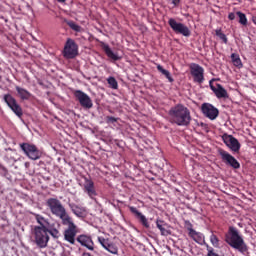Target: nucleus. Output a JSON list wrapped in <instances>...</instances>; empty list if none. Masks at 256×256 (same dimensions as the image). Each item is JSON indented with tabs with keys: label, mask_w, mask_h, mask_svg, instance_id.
Returning <instances> with one entry per match:
<instances>
[{
	"label": "nucleus",
	"mask_w": 256,
	"mask_h": 256,
	"mask_svg": "<svg viewBox=\"0 0 256 256\" xmlns=\"http://www.w3.org/2000/svg\"><path fill=\"white\" fill-rule=\"evenodd\" d=\"M156 227L159 229L162 237H169L172 234L171 225L163 220H156Z\"/></svg>",
	"instance_id": "6ab92c4d"
},
{
	"label": "nucleus",
	"mask_w": 256,
	"mask_h": 256,
	"mask_svg": "<svg viewBox=\"0 0 256 256\" xmlns=\"http://www.w3.org/2000/svg\"><path fill=\"white\" fill-rule=\"evenodd\" d=\"M46 206L54 215L62 221V225H67L68 228L64 231V239L71 245H75V237L77 236V225L73 222V218L67 213V209L63 206V203L57 198H49L46 201Z\"/></svg>",
	"instance_id": "f257e3e1"
},
{
	"label": "nucleus",
	"mask_w": 256,
	"mask_h": 256,
	"mask_svg": "<svg viewBox=\"0 0 256 256\" xmlns=\"http://www.w3.org/2000/svg\"><path fill=\"white\" fill-rule=\"evenodd\" d=\"M157 70L162 73V75L166 76V79H168V81L170 83H173L174 79L171 76V72H169V70H166L165 68H163V66H161L160 64L157 65Z\"/></svg>",
	"instance_id": "a878e982"
},
{
	"label": "nucleus",
	"mask_w": 256,
	"mask_h": 256,
	"mask_svg": "<svg viewBox=\"0 0 256 256\" xmlns=\"http://www.w3.org/2000/svg\"><path fill=\"white\" fill-rule=\"evenodd\" d=\"M11 111L16 115L18 119H21L23 117V108L21 105L16 104L15 107L11 108Z\"/></svg>",
	"instance_id": "cd10ccee"
},
{
	"label": "nucleus",
	"mask_w": 256,
	"mask_h": 256,
	"mask_svg": "<svg viewBox=\"0 0 256 256\" xmlns=\"http://www.w3.org/2000/svg\"><path fill=\"white\" fill-rule=\"evenodd\" d=\"M82 179H84L83 184V191L88 195L90 199H95L97 196V189L95 188V182L91 178H88L86 176H83Z\"/></svg>",
	"instance_id": "ddd939ff"
},
{
	"label": "nucleus",
	"mask_w": 256,
	"mask_h": 256,
	"mask_svg": "<svg viewBox=\"0 0 256 256\" xmlns=\"http://www.w3.org/2000/svg\"><path fill=\"white\" fill-rule=\"evenodd\" d=\"M228 19L230 21H234V19H237V12L236 13H233V12L229 13Z\"/></svg>",
	"instance_id": "f704fd0d"
},
{
	"label": "nucleus",
	"mask_w": 256,
	"mask_h": 256,
	"mask_svg": "<svg viewBox=\"0 0 256 256\" xmlns=\"http://www.w3.org/2000/svg\"><path fill=\"white\" fill-rule=\"evenodd\" d=\"M107 83L111 89H119V83H117V80L115 79V77H112V76L109 77L107 79Z\"/></svg>",
	"instance_id": "c756f323"
},
{
	"label": "nucleus",
	"mask_w": 256,
	"mask_h": 256,
	"mask_svg": "<svg viewBox=\"0 0 256 256\" xmlns=\"http://www.w3.org/2000/svg\"><path fill=\"white\" fill-rule=\"evenodd\" d=\"M189 237L195 241V243H203L205 237L201 232H197L195 230H191V233H188Z\"/></svg>",
	"instance_id": "b1692460"
},
{
	"label": "nucleus",
	"mask_w": 256,
	"mask_h": 256,
	"mask_svg": "<svg viewBox=\"0 0 256 256\" xmlns=\"http://www.w3.org/2000/svg\"><path fill=\"white\" fill-rule=\"evenodd\" d=\"M181 3V0H172V5H174V7H177V5H179Z\"/></svg>",
	"instance_id": "c9c22d12"
},
{
	"label": "nucleus",
	"mask_w": 256,
	"mask_h": 256,
	"mask_svg": "<svg viewBox=\"0 0 256 256\" xmlns=\"http://www.w3.org/2000/svg\"><path fill=\"white\" fill-rule=\"evenodd\" d=\"M190 74L193 77L194 83L201 85V83L205 81V69H203V67L197 63H192L190 65Z\"/></svg>",
	"instance_id": "9d476101"
},
{
	"label": "nucleus",
	"mask_w": 256,
	"mask_h": 256,
	"mask_svg": "<svg viewBox=\"0 0 256 256\" xmlns=\"http://www.w3.org/2000/svg\"><path fill=\"white\" fill-rule=\"evenodd\" d=\"M76 241H78L82 247H86L89 251L95 250V243H93L91 236L80 235L77 237Z\"/></svg>",
	"instance_id": "f3484780"
},
{
	"label": "nucleus",
	"mask_w": 256,
	"mask_h": 256,
	"mask_svg": "<svg viewBox=\"0 0 256 256\" xmlns=\"http://www.w3.org/2000/svg\"><path fill=\"white\" fill-rule=\"evenodd\" d=\"M252 23H254V25H256V15L252 16Z\"/></svg>",
	"instance_id": "4c0bfd02"
},
{
	"label": "nucleus",
	"mask_w": 256,
	"mask_h": 256,
	"mask_svg": "<svg viewBox=\"0 0 256 256\" xmlns=\"http://www.w3.org/2000/svg\"><path fill=\"white\" fill-rule=\"evenodd\" d=\"M168 25L176 35H183V37L191 36V30H189V27L181 22H177L174 18H170L168 20Z\"/></svg>",
	"instance_id": "0eeeda50"
},
{
	"label": "nucleus",
	"mask_w": 256,
	"mask_h": 256,
	"mask_svg": "<svg viewBox=\"0 0 256 256\" xmlns=\"http://www.w3.org/2000/svg\"><path fill=\"white\" fill-rule=\"evenodd\" d=\"M35 219L39 226H34V228L48 231L49 235H51L53 239H59L61 237V232H59V229L55 226L54 223L51 224V222H49V219L41 216V214H35Z\"/></svg>",
	"instance_id": "20e7f679"
},
{
	"label": "nucleus",
	"mask_w": 256,
	"mask_h": 256,
	"mask_svg": "<svg viewBox=\"0 0 256 256\" xmlns=\"http://www.w3.org/2000/svg\"><path fill=\"white\" fill-rule=\"evenodd\" d=\"M201 111L207 119L210 121H215L219 117V109H217L213 104L203 103L201 106Z\"/></svg>",
	"instance_id": "f8f14e48"
},
{
	"label": "nucleus",
	"mask_w": 256,
	"mask_h": 256,
	"mask_svg": "<svg viewBox=\"0 0 256 256\" xmlns=\"http://www.w3.org/2000/svg\"><path fill=\"white\" fill-rule=\"evenodd\" d=\"M32 235L34 237V243L40 249H45L49 243V230L43 228H33Z\"/></svg>",
	"instance_id": "39448f33"
},
{
	"label": "nucleus",
	"mask_w": 256,
	"mask_h": 256,
	"mask_svg": "<svg viewBox=\"0 0 256 256\" xmlns=\"http://www.w3.org/2000/svg\"><path fill=\"white\" fill-rule=\"evenodd\" d=\"M223 142L225 143L226 147L231 149L234 153H239L241 150V143H239V140L235 138L233 135L225 134L222 137Z\"/></svg>",
	"instance_id": "4468645a"
},
{
	"label": "nucleus",
	"mask_w": 256,
	"mask_h": 256,
	"mask_svg": "<svg viewBox=\"0 0 256 256\" xmlns=\"http://www.w3.org/2000/svg\"><path fill=\"white\" fill-rule=\"evenodd\" d=\"M231 59L234 67H238V69L243 67V62H241V57H239V54L232 53Z\"/></svg>",
	"instance_id": "393cba45"
},
{
	"label": "nucleus",
	"mask_w": 256,
	"mask_h": 256,
	"mask_svg": "<svg viewBox=\"0 0 256 256\" xmlns=\"http://www.w3.org/2000/svg\"><path fill=\"white\" fill-rule=\"evenodd\" d=\"M130 213L135 215L136 219L140 221V223L145 227L146 229H149V221L147 220V217L143 215V213L139 212L136 207L131 206L130 208Z\"/></svg>",
	"instance_id": "aec40b11"
},
{
	"label": "nucleus",
	"mask_w": 256,
	"mask_h": 256,
	"mask_svg": "<svg viewBox=\"0 0 256 256\" xmlns=\"http://www.w3.org/2000/svg\"><path fill=\"white\" fill-rule=\"evenodd\" d=\"M225 241L232 247V249H235L242 255H247V253H249V246L245 243L243 236H241L236 227H229L228 232L225 234Z\"/></svg>",
	"instance_id": "7ed1b4c3"
},
{
	"label": "nucleus",
	"mask_w": 256,
	"mask_h": 256,
	"mask_svg": "<svg viewBox=\"0 0 256 256\" xmlns=\"http://www.w3.org/2000/svg\"><path fill=\"white\" fill-rule=\"evenodd\" d=\"M237 18H238V23H240V25H243L244 27H247V15H245V13L241 12V11H237L236 12Z\"/></svg>",
	"instance_id": "bb28decb"
},
{
	"label": "nucleus",
	"mask_w": 256,
	"mask_h": 256,
	"mask_svg": "<svg viewBox=\"0 0 256 256\" xmlns=\"http://www.w3.org/2000/svg\"><path fill=\"white\" fill-rule=\"evenodd\" d=\"M0 171H3L4 173H8L7 168H5L3 165L0 164Z\"/></svg>",
	"instance_id": "e433bc0d"
},
{
	"label": "nucleus",
	"mask_w": 256,
	"mask_h": 256,
	"mask_svg": "<svg viewBox=\"0 0 256 256\" xmlns=\"http://www.w3.org/2000/svg\"><path fill=\"white\" fill-rule=\"evenodd\" d=\"M59 3H65V0H58Z\"/></svg>",
	"instance_id": "ea45409f"
},
{
	"label": "nucleus",
	"mask_w": 256,
	"mask_h": 256,
	"mask_svg": "<svg viewBox=\"0 0 256 256\" xmlns=\"http://www.w3.org/2000/svg\"><path fill=\"white\" fill-rule=\"evenodd\" d=\"M68 207L76 217H79V219L87 217V209L85 207L79 206L75 203H69Z\"/></svg>",
	"instance_id": "a211bd4d"
},
{
	"label": "nucleus",
	"mask_w": 256,
	"mask_h": 256,
	"mask_svg": "<svg viewBox=\"0 0 256 256\" xmlns=\"http://www.w3.org/2000/svg\"><path fill=\"white\" fill-rule=\"evenodd\" d=\"M168 115L171 123H175L178 127H189L191 125V111L183 104L173 106Z\"/></svg>",
	"instance_id": "f03ea898"
},
{
	"label": "nucleus",
	"mask_w": 256,
	"mask_h": 256,
	"mask_svg": "<svg viewBox=\"0 0 256 256\" xmlns=\"http://www.w3.org/2000/svg\"><path fill=\"white\" fill-rule=\"evenodd\" d=\"M20 149H22L27 158L31 159L32 161L41 159V151H39V148H37L35 144L22 143L20 144Z\"/></svg>",
	"instance_id": "6e6552de"
},
{
	"label": "nucleus",
	"mask_w": 256,
	"mask_h": 256,
	"mask_svg": "<svg viewBox=\"0 0 256 256\" xmlns=\"http://www.w3.org/2000/svg\"><path fill=\"white\" fill-rule=\"evenodd\" d=\"M79 55V46L75 40L68 38L63 49V57L65 59H75Z\"/></svg>",
	"instance_id": "423d86ee"
},
{
	"label": "nucleus",
	"mask_w": 256,
	"mask_h": 256,
	"mask_svg": "<svg viewBox=\"0 0 256 256\" xmlns=\"http://www.w3.org/2000/svg\"><path fill=\"white\" fill-rule=\"evenodd\" d=\"M216 36L219 37V39H221V41H223V43H225V45H227L228 43V39H227V35H225V33H223V31L221 29H217L215 30Z\"/></svg>",
	"instance_id": "7c9ffc66"
},
{
	"label": "nucleus",
	"mask_w": 256,
	"mask_h": 256,
	"mask_svg": "<svg viewBox=\"0 0 256 256\" xmlns=\"http://www.w3.org/2000/svg\"><path fill=\"white\" fill-rule=\"evenodd\" d=\"M67 25L72 29V31H76V33H81V31H83V28L73 21L67 22Z\"/></svg>",
	"instance_id": "c85d7f7f"
},
{
	"label": "nucleus",
	"mask_w": 256,
	"mask_h": 256,
	"mask_svg": "<svg viewBox=\"0 0 256 256\" xmlns=\"http://www.w3.org/2000/svg\"><path fill=\"white\" fill-rule=\"evenodd\" d=\"M210 242L212 243L213 247H219V237L215 234L210 235Z\"/></svg>",
	"instance_id": "2f4dec72"
},
{
	"label": "nucleus",
	"mask_w": 256,
	"mask_h": 256,
	"mask_svg": "<svg viewBox=\"0 0 256 256\" xmlns=\"http://www.w3.org/2000/svg\"><path fill=\"white\" fill-rule=\"evenodd\" d=\"M15 90L17 91V95L21 101H29L31 97H33V94L29 92L27 89L22 88L21 86H15Z\"/></svg>",
	"instance_id": "412c9836"
},
{
	"label": "nucleus",
	"mask_w": 256,
	"mask_h": 256,
	"mask_svg": "<svg viewBox=\"0 0 256 256\" xmlns=\"http://www.w3.org/2000/svg\"><path fill=\"white\" fill-rule=\"evenodd\" d=\"M210 89L213 91L214 95H216L217 99H229V93L223 88V85L216 84V86H214L210 81Z\"/></svg>",
	"instance_id": "dca6fc26"
},
{
	"label": "nucleus",
	"mask_w": 256,
	"mask_h": 256,
	"mask_svg": "<svg viewBox=\"0 0 256 256\" xmlns=\"http://www.w3.org/2000/svg\"><path fill=\"white\" fill-rule=\"evenodd\" d=\"M82 256H91L89 253H84Z\"/></svg>",
	"instance_id": "58836bf2"
},
{
	"label": "nucleus",
	"mask_w": 256,
	"mask_h": 256,
	"mask_svg": "<svg viewBox=\"0 0 256 256\" xmlns=\"http://www.w3.org/2000/svg\"><path fill=\"white\" fill-rule=\"evenodd\" d=\"M104 53L109 57V59H112V61H121V57L114 53L113 50H111V47H109L108 44L102 43L101 45Z\"/></svg>",
	"instance_id": "4be33fe9"
},
{
	"label": "nucleus",
	"mask_w": 256,
	"mask_h": 256,
	"mask_svg": "<svg viewBox=\"0 0 256 256\" xmlns=\"http://www.w3.org/2000/svg\"><path fill=\"white\" fill-rule=\"evenodd\" d=\"M74 97H75L76 101L80 103L81 107H83V109H92L93 108V100H91V97H89V95H87V93H85L81 90H75Z\"/></svg>",
	"instance_id": "9b49d317"
},
{
	"label": "nucleus",
	"mask_w": 256,
	"mask_h": 256,
	"mask_svg": "<svg viewBox=\"0 0 256 256\" xmlns=\"http://www.w3.org/2000/svg\"><path fill=\"white\" fill-rule=\"evenodd\" d=\"M98 242L102 245L106 251L112 253V255H117L119 253V248L117 245L109 239H105L104 237H98Z\"/></svg>",
	"instance_id": "2eb2a0df"
},
{
	"label": "nucleus",
	"mask_w": 256,
	"mask_h": 256,
	"mask_svg": "<svg viewBox=\"0 0 256 256\" xmlns=\"http://www.w3.org/2000/svg\"><path fill=\"white\" fill-rule=\"evenodd\" d=\"M218 154L220 155L225 165L232 167V169H241V164L239 163V161L235 159V157L229 152L225 151L223 148L218 149Z\"/></svg>",
	"instance_id": "1a4fd4ad"
},
{
	"label": "nucleus",
	"mask_w": 256,
	"mask_h": 256,
	"mask_svg": "<svg viewBox=\"0 0 256 256\" xmlns=\"http://www.w3.org/2000/svg\"><path fill=\"white\" fill-rule=\"evenodd\" d=\"M3 101L9 107V109H12L13 107L19 105V103L17 102V99H15V97H13V95L11 94H5L3 96Z\"/></svg>",
	"instance_id": "5701e85b"
},
{
	"label": "nucleus",
	"mask_w": 256,
	"mask_h": 256,
	"mask_svg": "<svg viewBox=\"0 0 256 256\" xmlns=\"http://www.w3.org/2000/svg\"><path fill=\"white\" fill-rule=\"evenodd\" d=\"M184 225L187 228V231H189V233H191V231H195V229H193V224L191 223V221L185 220Z\"/></svg>",
	"instance_id": "473e14b6"
},
{
	"label": "nucleus",
	"mask_w": 256,
	"mask_h": 256,
	"mask_svg": "<svg viewBox=\"0 0 256 256\" xmlns=\"http://www.w3.org/2000/svg\"><path fill=\"white\" fill-rule=\"evenodd\" d=\"M106 123H117L119 121V118H115L113 116H106L105 118Z\"/></svg>",
	"instance_id": "72a5a7b5"
}]
</instances>
